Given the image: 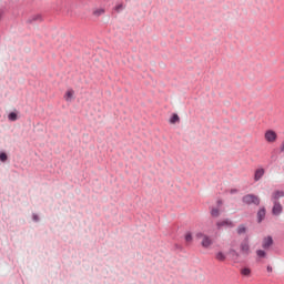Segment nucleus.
I'll return each instance as SVG.
<instances>
[{"label": "nucleus", "mask_w": 284, "mask_h": 284, "mask_svg": "<svg viewBox=\"0 0 284 284\" xmlns=\"http://www.w3.org/2000/svg\"><path fill=\"white\" fill-rule=\"evenodd\" d=\"M196 239L201 241V245L202 247H204V250H210V247H212V244L214 243L212 241V237L203 233H197Z\"/></svg>", "instance_id": "nucleus-1"}, {"label": "nucleus", "mask_w": 284, "mask_h": 284, "mask_svg": "<svg viewBox=\"0 0 284 284\" xmlns=\"http://www.w3.org/2000/svg\"><path fill=\"white\" fill-rule=\"evenodd\" d=\"M242 201L246 205H252V204L258 205L261 203V200L258 199V196H256L254 194H247V195L243 196Z\"/></svg>", "instance_id": "nucleus-2"}, {"label": "nucleus", "mask_w": 284, "mask_h": 284, "mask_svg": "<svg viewBox=\"0 0 284 284\" xmlns=\"http://www.w3.org/2000/svg\"><path fill=\"white\" fill-rule=\"evenodd\" d=\"M240 252L242 256H250V254L252 253V250L250 248V242H247V240H244L240 244Z\"/></svg>", "instance_id": "nucleus-3"}, {"label": "nucleus", "mask_w": 284, "mask_h": 284, "mask_svg": "<svg viewBox=\"0 0 284 284\" xmlns=\"http://www.w3.org/2000/svg\"><path fill=\"white\" fill-rule=\"evenodd\" d=\"M264 139L267 143H275L276 139H278V135L276 134V131L267 130L264 134Z\"/></svg>", "instance_id": "nucleus-4"}, {"label": "nucleus", "mask_w": 284, "mask_h": 284, "mask_svg": "<svg viewBox=\"0 0 284 284\" xmlns=\"http://www.w3.org/2000/svg\"><path fill=\"white\" fill-rule=\"evenodd\" d=\"M272 245H274V239H272V236L268 235L263 239V241H262L263 250H270V247H272Z\"/></svg>", "instance_id": "nucleus-5"}, {"label": "nucleus", "mask_w": 284, "mask_h": 284, "mask_svg": "<svg viewBox=\"0 0 284 284\" xmlns=\"http://www.w3.org/2000/svg\"><path fill=\"white\" fill-rule=\"evenodd\" d=\"M272 212L275 216H278V214L283 212V205H281L278 202H274Z\"/></svg>", "instance_id": "nucleus-6"}, {"label": "nucleus", "mask_w": 284, "mask_h": 284, "mask_svg": "<svg viewBox=\"0 0 284 284\" xmlns=\"http://www.w3.org/2000/svg\"><path fill=\"white\" fill-rule=\"evenodd\" d=\"M215 260H217L219 263H225V261H227V255L222 251H219L215 253Z\"/></svg>", "instance_id": "nucleus-7"}, {"label": "nucleus", "mask_w": 284, "mask_h": 284, "mask_svg": "<svg viewBox=\"0 0 284 284\" xmlns=\"http://www.w3.org/2000/svg\"><path fill=\"white\" fill-rule=\"evenodd\" d=\"M28 23H37V21H43V17L39 13L31 16L28 20Z\"/></svg>", "instance_id": "nucleus-8"}, {"label": "nucleus", "mask_w": 284, "mask_h": 284, "mask_svg": "<svg viewBox=\"0 0 284 284\" xmlns=\"http://www.w3.org/2000/svg\"><path fill=\"white\" fill-rule=\"evenodd\" d=\"M74 99V90L68 89L67 92L64 93V100L70 102Z\"/></svg>", "instance_id": "nucleus-9"}, {"label": "nucleus", "mask_w": 284, "mask_h": 284, "mask_svg": "<svg viewBox=\"0 0 284 284\" xmlns=\"http://www.w3.org/2000/svg\"><path fill=\"white\" fill-rule=\"evenodd\" d=\"M265 174V169H257L254 174V181H261Z\"/></svg>", "instance_id": "nucleus-10"}, {"label": "nucleus", "mask_w": 284, "mask_h": 284, "mask_svg": "<svg viewBox=\"0 0 284 284\" xmlns=\"http://www.w3.org/2000/svg\"><path fill=\"white\" fill-rule=\"evenodd\" d=\"M284 192L283 191H275L272 195L274 202L278 201V199H283Z\"/></svg>", "instance_id": "nucleus-11"}, {"label": "nucleus", "mask_w": 284, "mask_h": 284, "mask_svg": "<svg viewBox=\"0 0 284 284\" xmlns=\"http://www.w3.org/2000/svg\"><path fill=\"white\" fill-rule=\"evenodd\" d=\"M225 225H227V227H234V223L230 220L217 222V227H223Z\"/></svg>", "instance_id": "nucleus-12"}, {"label": "nucleus", "mask_w": 284, "mask_h": 284, "mask_svg": "<svg viewBox=\"0 0 284 284\" xmlns=\"http://www.w3.org/2000/svg\"><path fill=\"white\" fill-rule=\"evenodd\" d=\"M231 256H232V260L235 262V263H239V260L241 258V253L236 252V251H232L231 252Z\"/></svg>", "instance_id": "nucleus-13"}, {"label": "nucleus", "mask_w": 284, "mask_h": 284, "mask_svg": "<svg viewBox=\"0 0 284 284\" xmlns=\"http://www.w3.org/2000/svg\"><path fill=\"white\" fill-rule=\"evenodd\" d=\"M241 274L242 276H252V270L250 267H244V268H241Z\"/></svg>", "instance_id": "nucleus-14"}, {"label": "nucleus", "mask_w": 284, "mask_h": 284, "mask_svg": "<svg viewBox=\"0 0 284 284\" xmlns=\"http://www.w3.org/2000/svg\"><path fill=\"white\" fill-rule=\"evenodd\" d=\"M263 219H265V209H261L257 212V221H258V223H261V221H263Z\"/></svg>", "instance_id": "nucleus-15"}, {"label": "nucleus", "mask_w": 284, "mask_h": 284, "mask_svg": "<svg viewBox=\"0 0 284 284\" xmlns=\"http://www.w3.org/2000/svg\"><path fill=\"white\" fill-rule=\"evenodd\" d=\"M179 121H181V118H179V114L174 113L172 115V118L170 119V123L174 124V123H179Z\"/></svg>", "instance_id": "nucleus-16"}, {"label": "nucleus", "mask_w": 284, "mask_h": 284, "mask_svg": "<svg viewBox=\"0 0 284 284\" xmlns=\"http://www.w3.org/2000/svg\"><path fill=\"white\" fill-rule=\"evenodd\" d=\"M101 14H105V10L104 9H95L93 11V16L94 17H101Z\"/></svg>", "instance_id": "nucleus-17"}, {"label": "nucleus", "mask_w": 284, "mask_h": 284, "mask_svg": "<svg viewBox=\"0 0 284 284\" xmlns=\"http://www.w3.org/2000/svg\"><path fill=\"white\" fill-rule=\"evenodd\" d=\"M256 255L258 256V258H265V256H267V253L263 250H257Z\"/></svg>", "instance_id": "nucleus-18"}, {"label": "nucleus", "mask_w": 284, "mask_h": 284, "mask_svg": "<svg viewBox=\"0 0 284 284\" xmlns=\"http://www.w3.org/2000/svg\"><path fill=\"white\" fill-rule=\"evenodd\" d=\"M8 119H9V121H17V119H19V116L17 115L16 112H11V113H9Z\"/></svg>", "instance_id": "nucleus-19"}, {"label": "nucleus", "mask_w": 284, "mask_h": 284, "mask_svg": "<svg viewBox=\"0 0 284 284\" xmlns=\"http://www.w3.org/2000/svg\"><path fill=\"white\" fill-rule=\"evenodd\" d=\"M245 232H247L245 225L242 224L237 227V234H245Z\"/></svg>", "instance_id": "nucleus-20"}, {"label": "nucleus", "mask_w": 284, "mask_h": 284, "mask_svg": "<svg viewBox=\"0 0 284 284\" xmlns=\"http://www.w3.org/2000/svg\"><path fill=\"white\" fill-rule=\"evenodd\" d=\"M219 214H221V212L219 211V209H212L211 210V215L216 219L219 217Z\"/></svg>", "instance_id": "nucleus-21"}, {"label": "nucleus", "mask_w": 284, "mask_h": 284, "mask_svg": "<svg viewBox=\"0 0 284 284\" xmlns=\"http://www.w3.org/2000/svg\"><path fill=\"white\" fill-rule=\"evenodd\" d=\"M184 239L185 242L190 245V243L193 241L192 233H186Z\"/></svg>", "instance_id": "nucleus-22"}, {"label": "nucleus", "mask_w": 284, "mask_h": 284, "mask_svg": "<svg viewBox=\"0 0 284 284\" xmlns=\"http://www.w3.org/2000/svg\"><path fill=\"white\" fill-rule=\"evenodd\" d=\"M0 161H2V163H6V161H8V154L0 153Z\"/></svg>", "instance_id": "nucleus-23"}, {"label": "nucleus", "mask_w": 284, "mask_h": 284, "mask_svg": "<svg viewBox=\"0 0 284 284\" xmlns=\"http://www.w3.org/2000/svg\"><path fill=\"white\" fill-rule=\"evenodd\" d=\"M116 12H121L123 10V4H119L115 7Z\"/></svg>", "instance_id": "nucleus-24"}, {"label": "nucleus", "mask_w": 284, "mask_h": 284, "mask_svg": "<svg viewBox=\"0 0 284 284\" xmlns=\"http://www.w3.org/2000/svg\"><path fill=\"white\" fill-rule=\"evenodd\" d=\"M266 270H267V272H270V273H272V272H273V268H272V266H271V265H268V266L266 267Z\"/></svg>", "instance_id": "nucleus-25"}, {"label": "nucleus", "mask_w": 284, "mask_h": 284, "mask_svg": "<svg viewBox=\"0 0 284 284\" xmlns=\"http://www.w3.org/2000/svg\"><path fill=\"white\" fill-rule=\"evenodd\" d=\"M33 220L34 221H39V216L38 215H33Z\"/></svg>", "instance_id": "nucleus-26"}, {"label": "nucleus", "mask_w": 284, "mask_h": 284, "mask_svg": "<svg viewBox=\"0 0 284 284\" xmlns=\"http://www.w3.org/2000/svg\"><path fill=\"white\" fill-rule=\"evenodd\" d=\"M281 152H284V142H283V144L281 146Z\"/></svg>", "instance_id": "nucleus-27"}, {"label": "nucleus", "mask_w": 284, "mask_h": 284, "mask_svg": "<svg viewBox=\"0 0 284 284\" xmlns=\"http://www.w3.org/2000/svg\"><path fill=\"white\" fill-rule=\"evenodd\" d=\"M237 191L236 190H231V194H234L236 193Z\"/></svg>", "instance_id": "nucleus-28"}, {"label": "nucleus", "mask_w": 284, "mask_h": 284, "mask_svg": "<svg viewBox=\"0 0 284 284\" xmlns=\"http://www.w3.org/2000/svg\"><path fill=\"white\" fill-rule=\"evenodd\" d=\"M217 203H219V205H222V203H223V202H221V201H217Z\"/></svg>", "instance_id": "nucleus-29"}]
</instances>
